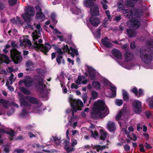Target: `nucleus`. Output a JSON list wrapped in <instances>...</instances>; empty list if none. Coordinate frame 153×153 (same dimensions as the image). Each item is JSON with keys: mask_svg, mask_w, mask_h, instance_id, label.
I'll list each match as a JSON object with an SVG mask.
<instances>
[{"mask_svg": "<svg viewBox=\"0 0 153 153\" xmlns=\"http://www.w3.org/2000/svg\"><path fill=\"white\" fill-rule=\"evenodd\" d=\"M51 48V45L48 43H45L44 46L43 44H41L40 47L41 51L46 55H48L47 52L49 51Z\"/></svg>", "mask_w": 153, "mask_h": 153, "instance_id": "obj_8", "label": "nucleus"}, {"mask_svg": "<svg viewBox=\"0 0 153 153\" xmlns=\"http://www.w3.org/2000/svg\"><path fill=\"white\" fill-rule=\"evenodd\" d=\"M70 104L71 106V109H68L66 110V113L69 114L72 112V116L71 118L72 119V117H74V113H76L78 110L81 111L82 107H83L84 105L83 102L79 100H76L72 98L70 99Z\"/></svg>", "mask_w": 153, "mask_h": 153, "instance_id": "obj_3", "label": "nucleus"}, {"mask_svg": "<svg viewBox=\"0 0 153 153\" xmlns=\"http://www.w3.org/2000/svg\"><path fill=\"white\" fill-rule=\"evenodd\" d=\"M88 97L87 94L86 93H83L82 95V98L83 100V102L84 103L86 102L87 101V99Z\"/></svg>", "mask_w": 153, "mask_h": 153, "instance_id": "obj_44", "label": "nucleus"}, {"mask_svg": "<svg viewBox=\"0 0 153 153\" xmlns=\"http://www.w3.org/2000/svg\"><path fill=\"white\" fill-rule=\"evenodd\" d=\"M102 4H101L102 5L103 8L104 10H106L108 9V6L106 4H104L103 2H102Z\"/></svg>", "mask_w": 153, "mask_h": 153, "instance_id": "obj_63", "label": "nucleus"}, {"mask_svg": "<svg viewBox=\"0 0 153 153\" xmlns=\"http://www.w3.org/2000/svg\"><path fill=\"white\" fill-rule=\"evenodd\" d=\"M14 131L11 129L10 130H7L6 134L9 135L11 137H13L14 136Z\"/></svg>", "mask_w": 153, "mask_h": 153, "instance_id": "obj_37", "label": "nucleus"}, {"mask_svg": "<svg viewBox=\"0 0 153 153\" xmlns=\"http://www.w3.org/2000/svg\"><path fill=\"white\" fill-rule=\"evenodd\" d=\"M122 19L121 16L120 15L116 16L114 19V21H115L117 22H118L119 21Z\"/></svg>", "mask_w": 153, "mask_h": 153, "instance_id": "obj_50", "label": "nucleus"}, {"mask_svg": "<svg viewBox=\"0 0 153 153\" xmlns=\"http://www.w3.org/2000/svg\"><path fill=\"white\" fill-rule=\"evenodd\" d=\"M5 7V5L4 3L0 1V11L3 10Z\"/></svg>", "mask_w": 153, "mask_h": 153, "instance_id": "obj_53", "label": "nucleus"}, {"mask_svg": "<svg viewBox=\"0 0 153 153\" xmlns=\"http://www.w3.org/2000/svg\"><path fill=\"white\" fill-rule=\"evenodd\" d=\"M93 149H96L97 151L98 152H99V150L102 151V146L100 145H96L94 146L92 148Z\"/></svg>", "mask_w": 153, "mask_h": 153, "instance_id": "obj_41", "label": "nucleus"}, {"mask_svg": "<svg viewBox=\"0 0 153 153\" xmlns=\"http://www.w3.org/2000/svg\"><path fill=\"white\" fill-rule=\"evenodd\" d=\"M144 95V91L142 88H140L138 90V95L137 96L138 97H141L143 96Z\"/></svg>", "mask_w": 153, "mask_h": 153, "instance_id": "obj_36", "label": "nucleus"}, {"mask_svg": "<svg viewBox=\"0 0 153 153\" xmlns=\"http://www.w3.org/2000/svg\"><path fill=\"white\" fill-rule=\"evenodd\" d=\"M63 49L64 51H65L66 52H67L68 53H69L70 51V50L68 48V46L67 45H63Z\"/></svg>", "mask_w": 153, "mask_h": 153, "instance_id": "obj_47", "label": "nucleus"}, {"mask_svg": "<svg viewBox=\"0 0 153 153\" xmlns=\"http://www.w3.org/2000/svg\"><path fill=\"white\" fill-rule=\"evenodd\" d=\"M17 0H8L9 4L10 6H13L16 3Z\"/></svg>", "mask_w": 153, "mask_h": 153, "instance_id": "obj_45", "label": "nucleus"}, {"mask_svg": "<svg viewBox=\"0 0 153 153\" xmlns=\"http://www.w3.org/2000/svg\"><path fill=\"white\" fill-rule=\"evenodd\" d=\"M144 145L145 147L147 149H151L152 148V147L149 144L147 143V142H146L145 143Z\"/></svg>", "mask_w": 153, "mask_h": 153, "instance_id": "obj_56", "label": "nucleus"}, {"mask_svg": "<svg viewBox=\"0 0 153 153\" xmlns=\"http://www.w3.org/2000/svg\"><path fill=\"white\" fill-rule=\"evenodd\" d=\"M37 81L38 85L43 87V78L40 76H39L37 78Z\"/></svg>", "mask_w": 153, "mask_h": 153, "instance_id": "obj_33", "label": "nucleus"}, {"mask_svg": "<svg viewBox=\"0 0 153 153\" xmlns=\"http://www.w3.org/2000/svg\"><path fill=\"white\" fill-rule=\"evenodd\" d=\"M7 88L11 92H13L14 91V88L13 86L8 85Z\"/></svg>", "mask_w": 153, "mask_h": 153, "instance_id": "obj_64", "label": "nucleus"}, {"mask_svg": "<svg viewBox=\"0 0 153 153\" xmlns=\"http://www.w3.org/2000/svg\"><path fill=\"white\" fill-rule=\"evenodd\" d=\"M122 114V112L121 111H120L119 113L117 115L116 117V119L118 120L120 119Z\"/></svg>", "mask_w": 153, "mask_h": 153, "instance_id": "obj_46", "label": "nucleus"}, {"mask_svg": "<svg viewBox=\"0 0 153 153\" xmlns=\"http://www.w3.org/2000/svg\"><path fill=\"white\" fill-rule=\"evenodd\" d=\"M124 148L126 151H128L130 149V147L128 144H126L124 146Z\"/></svg>", "mask_w": 153, "mask_h": 153, "instance_id": "obj_59", "label": "nucleus"}, {"mask_svg": "<svg viewBox=\"0 0 153 153\" xmlns=\"http://www.w3.org/2000/svg\"><path fill=\"white\" fill-rule=\"evenodd\" d=\"M63 58V56L60 55L57 56L56 58V61L59 65L61 63V59Z\"/></svg>", "mask_w": 153, "mask_h": 153, "instance_id": "obj_38", "label": "nucleus"}, {"mask_svg": "<svg viewBox=\"0 0 153 153\" xmlns=\"http://www.w3.org/2000/svg\"><path fill=\"white\" fill-rule=\"evenodd\" d=\"M93 0H85L83 2L84 6L87 7L91 8L94 5Z\"/></svg>", "mask_w": 153, "mask_h": 153, "instance_id": "obj_17", "label": "nucleus"}, {"mask_svg": "<svg viewBox=\"0 0 153 153\" xmlns=\"http://www.w3.org/2000/svg\"><path fill=\"white\" fill-rule=\"evenodd\" d=\"M140 147L139 150L140 152H145V150L144 149V146L142 144L140 143L139 145Z\"/></svg>", "mask_w": 153, "mask_h": 153, "instance_id": "obj_51", "label": "nucleus"}, {"mask_svg": "<svg viewBox=\"0 0 153 153\" xmlns=\"http://www.w3.org/2000/svg\"><path fill=\"white\" fill-rule=\"evenodd\" d=\"M116 104L118 106H121L123 104V101L121 100H118L116 102Z\"/></svg>", "mask_w": 153, "mask_h": 153, "instance_id": "obj_48", "label": "nucleus"}, {"mask_svg": "<svg viewBox=\"0 0 153 153\" xmlns=\"http://www.w3.org/2000/svg\"><path fill=\"white\" fill-rule=\"evenodd\" d=\"M134 111L137 114L140 113L142 111V108L141 102L138 100H136L132 103Z\"/></svg>", "mask_w": 153, "mask_h": 153, "instance_id": "obj_6", "label": "nucleus"}, {"mask_svg": "<svg viewBox=\"0 0 153 153\" xmlns=\"http://www.w3.org/2000/svg\"><path fill=\"white\" fill-rule=\"evenodd\" d=\"M111 53L113 56L118 59H122V56L120 51L116 48L112 49Z\"/></svg>", "mask_w": 153, "mask_h": 153, "instance_id": "obj_11", "label": "nucleus"}, {"mask_svg": "<svg viewBox=\"0 0 153 153\" xmlns=\"http://www.w3.org/2000/svg\"><path fill=\"white\" fill-rule=\"evenodd\" d=\"M35 14L34 9L33 6H27L25 9V13L22 15V17L24 21L28 24L30 22L31 16Z\"/></svg>", "mask_w": 153, "mask_h": 153, "instance_id": "obj_5", "label": "nucleus"}, {"mask_svg": "<svg viewBox=\"0 0 153 153\" xmlns=\"http://www.w3.org/2000/svg\"><path fill=\"white\" fill-rule=\"evenodd\" d=\"M101 42L103 45L106 48H111L112 46V44L109 42L105 39H102L101 40Z\"/></svg>", "mask_w": 153, "mask_h": 153, "instance_id": "obj_21", "label": "nucleus"}, {"mask_svg": "<svg viewBox=\"0 0 153 153\" xmlns=\"http://www.w3.org/2000/svg\"><path fill=\"white\" fill-rule=\"evenodd\" d=\"M56 14L55 13H53L51 15V18L53 22L56 21Z\"/></svg>", "mask_w": 153, "mask_h": 153, "instance_id": "obj_52", "label": "nucleus"}, {"mask_svg": "<svg viewBox=\"0 0 153 153\" xmlns=\"http://www.w3.org/2000/svg\"><path fill=\"white\" fill-rule=\"evenodd\" d=\"M90 23L94 26L97 27L100 23V18L96 16H91L89 19Z\"/></svg>", "mask_w": 153, "mask_h": 153, "instance_id": "obj_9", "label": "nucleus"}, {"mask_svg": "<svg viewBox=\"0 0 153 153\" xmlns=\"http://www.w3.org/2000/svg\"><path fill=\"white\" fill-rule=\"evenodd\" d=\"M33 81L32 78L29 77L28 79L24 80V83L25 86L27 87H30L32 85Z\"/></svg>", "mask_w": 153, "mask_h": 153, "instance_id": "obj_18", "label": "nucleus"}, {"mask_svg": "<svg viewBox=\"0 0 153 153\" xmlns=\"http://www.w3.org/2000/svg\"><path fill=\"white\" fill-rule=\"evenodd\" d=\"M20 91L24 94L29 95L30 94V92L27 89L24 87H21L20 88Z\"/></svg>", "mask_w": 153, "mask_h": 153, "instance_id": "obj_29", "label": "nucleus"}, {"mask_svg": "<svg viewBox=\"0 0 153 153\" xmlns=\"http://www.w3.org/2000/svg\"><path fill=\"white\" fill-rule=\"evenodd\" d=\"M11 45L13 49L10 51V57L14 63L17 64L22 61V57L19 52L14 48L17 47V44L14 41H12Z\"/></svg>", "mask_w": 153, "mask_h": 153, "instance_id": "obj_4", "label": "nucleus"}, {"mask_svg": "<svg viewBox=\"0 0 153 153\" xmlns=\"http://www.w3.org/2000/svg\"><path fill=\"white\" fill-rule=\"evenodd\" d=\"M78 87H79L78 85H76L74 83H72L71 85V88L72 89H77L78 88Z\"/></svg>", "mask_w": 153, "mask_h": 153, "instance_id": "obj_58", "label": "nucleus"}, {"mask_svg": "<svg viewBox=\"0 0 153 153\" xmlns=\"http://www.w3.org/2000/svg\"><path fill=\"white\" fill-rule=\"evenodd\" d=\"M149 106L151 108H153V98H152L149 102Z\"/></svg>", "mask_w": 153, "mask_h": 153, "instance_id": "obj_54", "label": "nucleus"}, {"mask_svg": "<svg viewBox=\"0 0 153 153\" xmlns=\"http://www.w3.org/2000/svg\"><path fill=\"white\" fill-rule=\"evenodd\" d=\"M124 4L125 6L127 7H133L134 5V4L132 1L128 0L124 2Z\"/></svg>", "mask_w": 153, "mask_h": 153, "instance_id": "obj_30", "label": "nucleus"}, {"mask_svg": "<svg viewBox=\"0 0 153 153\" xmlns=\"http://www.w3.org/2000/svg\"><path fill=\"white\" fill-rule=\"evenodd\" d=\"M35 8L37 11V12H39L42 11V10L39 5H37L35 7Z\"/></svg>", "mask_w": 153, "mask_h": 153, "instance_id": "obj_57", "label": "nucleus"}, {"mask_svg": "<svg viewBox=\"0 0 153 153\" xmlns=\"http://www.w3.org/2000/svg\"><path fill=\"white\" fill-rule=\"evenodd\" d=\"M25 99L31 103L34 104H37L38 103L37 99L34 97L26 96Z\"/></svg>", "mask_w": 153, "mask_h": 153, "instance_id": "obj_14", "label": "nucleus"}, {"mask_svg": "<svg viewBox=\"0 0 153 153\" xmlns=\"http://www.w3.org/2000/svg\"><path fill=\"white\" fill-rule=\"evenodd\" d=\"M32 36L33 41L35 42L36 39H38L39 37V36L35 33H32Z\"/></svg>", "mask_w": 153, "mask_h": 153, "instance_id": "obj_40", "label": "nucleus"}, {"mask_svg": "<svg viewBox=\"0 0 153 153\" xmlns=\"http://www.w3.org/2000/svg\"><path fill=\"white\" fill-rule=\"evenodd\" d=\"M92 84L95 88L98 89L100 88V84L99 82L95 81H93Z\"/></svg>", "mask_w": 153, "mask_h": 153, "instance_id": "obj_32", "label": "nucleus"}, {"mask_svg": "<svg viewBox=\"0 0 153 153\" xmlns=\"http://www.w3.org/2000/svg\"><path fill=\"white\" fill-rule=\"evenodd\" d=\"M96 36L98 38H100L101 37V32L98 31H97L95 33Z\"/></svg>", "mask_w": 153, "mask_h": 153, "instance_id": "obj_60", "label": "nucleus"}, {"mask_svg": "<svg viewBox=\"0 0 153 153\" xmlns=\"http://www.w3.org/2000/svg\"><path fill=\"white\" fill-rule=\"evenodd\" d=\"M33 65V63L31 62L30 61H27L26 63V65L27 67V68L26 69V71H32V68L30 67L31 66H32Z\"/></svg>", "mask_w": 153, "mask_h": 153, "instance_id": "obj_23", "label": "nucleus"}, {"mask_svg": "<svg viewBox=\"0 0 153 153\" xmlns=\"http://www.w3.org/2000/svg\"><path fill=\"white\" fill-rule=\"evenodd\" d=\"M25 39H24L23 41L22 40V39H20L19 40V42L20 43V45L22 46H24L25 45Z\"/></svg>", "mask_w": 153, "mask_h": 153, "instance_id": "obj_62", "label": "nucleus"}, {"mask_svg": "<svg viewBox=\"0 0 153 153\" xmlns=\"http://www.w3.org/2000/svg\"><path fill=\"white\" fill-rule=\"evenodd\" d=\"M105 13L107 15V19L108 20L111 21V16L110 15V11L108 10H107L105 11Z\"/></svg>", "mask_w": 153, "mask_h": 153, "instance_id": "obj_42", "label": "nucleus"}, {"mask_svg": "<svg viewBox=\"0 0 153 153\" xmlns=\"http://www.w3.org/2000/svg\"><path fill=\"white\" fill-rule=\"evenodd\" d=\"M19 97L21 106H30L31 104L25 100V97L23 94L19 93Z\"/></svg>", "mask_w": 153, "mask_h": 153, "instance_id": "obj_7", "label": "nucleus"}, {"mask_svg": "<svg viewBox=\"0 0 153 153\" xmlns=\"http://www.w3.org/2000/svg\"><path fill=\"white\" fill-rule=\"evenodd\" d=\"M87 68V71L89 74L91 79V80L95 79L96 77L95 70L91 67L88 66Z\"/></svg>", "mask_w": 153, "mask_h": 153, "instance_id": "obj_10", "label": "nucleus"}, {"mask_svg": "<svg viewBox=\"0 0 153 153\" xmlns=\"http://www.w3.org/2000/svg\"><path fill=\"white\" fill-rule=\"evenodd\" d=\"M124 55L126 59L128 61L132 60L134 57V55L128 52H126Z\"/></svg>", "mask_w": 153, "mask_h": 153, "instance_id": "obj_20", "label": "nucleus"}, {"mask_svg": "<svg viewBox=\"0 0 153 153\" xmlns=\"http://www.w3.org/2000/svg\"><path fill=\"white\" fill-rule=\"evenodd\" d=\"M126 32L128 35V36L129 38L135 37L137 35V32L136 31L131 28L127 29Z\"/></svg>", "mask_w": 153, "mask_h": 153, "instance_id": "obj_12", "label": "nucleus"}, {"mask_svg": "<svg viewBox=\"0 0 153 153\" xmlns=\"http://www.w3.org/2000/svg\"><path fill=\"white\" fill-rule=\"evenodd\" d=\"M140 55L142 61L147 64L150 63L153 58V54L151 49L146 46L140 48Z\"/></svg>", "mask_w": 153, "mask_h": 153, "instance_id": "obj_2", "label": "nucleus"}, {"mask_svg": "<svg viewBox=\"0 0 153 153\" xmlns=\"http://www.w3.org/2000/svg\"><path fill=\"white\" fill-rule=\"evenodd\" d=\"M123 13L124 16L127 19H131L132 18L133 13L131 10L129 9H125Z\"/></svg>", "mask_w": 153, "mask_h": 153, "instance_id": "obj_13", "label": "nucleus"}, {"mask_svg": "<svg viewBox=\"0 0 153 153\" xmlns=\"http://www.w3.org/2000/svg\"><path fill=\"white\" fill-rule=\"evenodd\" d=\"M10 147L9 145H6L4 146V151L5 153H9L10 151Z\"/></svg>", "mask_w": 153, "mask_h": 153, "instance_id": "obj_39", "label": "nucleus"}, {"mask_svg": "<svg viewBox=\"0 0 153 153\" xmlns=\"http://www.w3.org/2000/svg\"><path fill=\"white\" fill-rule=\"evenodd\" d=\"M11 62V61L9 59V57H8L7 59H5L4 61V62L6 63L7 64H10Z\"/></svg>", "mask_w": 153, "mask_h": 153, "instance_id": "obj_61", "label": "nucleus"}, {"mask_svg": "<svg viewBox=\"0 0 153 153\" xmlns=\"http://www.w3.org/2000/svg\"><path fill=\"white\" fill-rule=\"evenodd\" d=\"M25 151V150L23 149H16L14 152L17 153H23Z\"/></svg>", "mask_w": 153, "mask_h": 153, "instance_id": "obj_49", "label": "nucleus"}, {"mask_svg": "<svg viewBox=\"0 0 153 153\" xmlns=\"http://www.w3.org/2000/svg\"><path fill=\"white\" fill-rule=\"evenodd\" d=\"M100 139L103 141L105 140L106 138L107 133L105 130L102 129H100Z\"/></svg>", "mask_w": 153, "mask_h": 153, "instance_id": "obj_16", "label": "nucleus"}, {"mask_svg": "<svg viewBox=\"0 0 153 153\" xmlns=\"http://www.w3.org/2000/svg\"><path fill=\"white\" fill-rule=\"evenodd\" d=\"M45 17L44 14L42 13V11L39 12H37L35 17L37 19H41Z\"/></svg>", "mask_w": 153, "mask_h": 153, "instance_id": "obj_26", "label": "nucleus"}, {"mask_svg": "<svg viewBox=\"0 0 153 153\" xmlns=\"http://www.w3.org/2000/svg\"><path fill=\"white\" fill-rule=\"evenodd\" d=\"M98 97V93L96 91H93L91 93V97L93 99L95 100Z\"/></svg>", "mask_w": 153, "mask_h": 153, "instance_id": "obj_34", "label": "nucleus"}, {"mask_svg": "<svg viewBox=\"0 0 153 153\" xmlns=\"http://www.w3.org/2000/svg\"><path fill=\"white\" fill-rule=\"evenodd\" d=\"M94 107L91 111V116L92 119H97L98 118H102L103 117L102 111L105 110L104 114L105 116L109 113V110L106 106L105 102L102 100H98L94 105Z\"/></svg>", "mask_w": 153, "mask_h": 153, "instance_id": "obj_1", "label": "nucleus"}, {"mask_svg": "<svg viewBox=\"0 0 153 153\" xmlns=\"http://www.w3.org/2000/svg\"><path fill=\"white\" fill-rule=\"evenodd\" d=\"M55 50H56L57 52L59 54L62 55L63 54V52L62 51L61 48L58 47Z\"/></svg>", "mask_w": 153, "mask_h": 153, "instance_id": "obj_55", "label": "nucleus"}, {"mask_svg": "<svg viewBox=\"0 0 153 153\" xmlns=\"http://www.w3.org/2000/svg\"><path fill=\"white\" fill-rule=\"evenodd\" d=\"M90 133L91 134V136L96 139H97V138H98V132L96 130L94 131L91 130L90 131Z\"/></svg>", "mask_w": 153, "mask_h": 153, "instance_id": "obj_31", "label": "nucleus"}, {"mask_svg": "<svg viewBox=\"0 0 153 153\" xmlns=\"http://www.w3.org/2000/svg\"><path fill=\"white\" fill-rule=\"evenodd\" d=\"M140 26V21L137 20H134L132 24V26L136 29L138 28Z\"/></svg>", "mask_w": 153, "mask_h": 153, "instance_id": "obj_25", "label": "nucleus"}, {"mask_svg": "<svg viewBox=\"0 0 153 153\" xmlns=\"http://www.w3.org/2000/svg\"><path fill=\"white\" fill-rule=\"evenodd\" d=\"M28 112L27 111L25 108H23L22 110V112L20 114V115L22 117H24L27 114Z\"/></svg>", "mask_w": 153, "mask_h": 153, "instance_id": "obj_35", "label": "nucleus"}, {"mask_svg": "<svg viewBox=\"0 0 153 153\" xmlns=\"http://www.w3.org/2000/svg\"><path fill=\"white\" fill-rule=\"evenodd\" d=\"M108 129L110 131H113L116 129L115 123L113 122H109L107 125Z\"/></svg>", "mask_w": 153, "mask_h": 153, "instance_id": "obj_19", "label": "nucleus"}, {"mask_svg": "<svg viewBox=\"0 0 153 153\" xmlns=\"http://www.w3.org/2000/svg\"><path fill=\"white\" fill-rule=\"evenodd\" d=\"M64 148L66 151L67 153H70L71 152H73L74 150V148L73 147H71L68 145H65Z\"/></svg>", "mask_w": 153, "mask_h": 153, "instance_id": "obj_24", "label": "nucleus"}, {"mask_svg": "<svg viewBox=\"0 0 153 153\" xmlns=\"http://www.w3.org/2000/svg\"><path fill=\"white\" fill-rule=\"evenodd\" d=\"M123 98L124 101H127L129 99V95L128 92L124 90H122Z\"/></svg>", "mask_w": 153, "mask_h": 153, "instance_id": "obj_22", "label": "nucleus"}, {"mask_svg": "<svg viewBox=\"0 0 153 153\" xmlns=\"http://www.w3.org/2000/svg\"><path fill=\"white\" fill-rule=\"evenodd\" d=\"M90 12L92 16H96L99 15V11L98 7H95L93 8H91Z\"/></svg>", "mask_w": 153, "mask_h": 153, "instance_id": "obj_15", "label": "nucleus"}, {"mask_svg": "<svg viewBox=\"0 0 153 153\" xmlns=\"http://www.w3.org/2000/svg\"><path fill=\"white\" fill-rule=\"evenodd\" d=\"M110 89L112 93L111 97H116V88L115 86H111L110 87Z\"/></svg>", "mask_w": 153, "mask_h": 153, "instance_id": "obj_27", "label": "nucleus"}, {"mask_svg": "<svg viewBox=\"0 0 153 153\" xmlns=\"http://www.w3.org/2000/svg\"><path fill=\"white\" fill-rule=\"evenodd\" d=\"M8 101L5 100H1L0 101V103H1L3 107L5 108H8Z\"/></svg>", "mask_w": 153, "mask_h": 153, "instance_id": "obj_28", "label": "nucleus"}, {"mask_svg": "<svg viewBox=\"0 0 153 153\" xmlns=\"http://www.w3.org/2000/svg\"><path fill=\"white\" fill-rule=\"evenodd\" d=\"M131 91L136 96H137L138 95V89L136 87H134L132 89H131Z\"/></svg>", "mask_w": 153, "mask_h": 153, "instance_id": "obj_43", "label": "nucleus"}]
</instances>
